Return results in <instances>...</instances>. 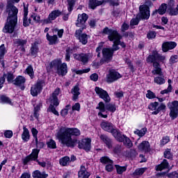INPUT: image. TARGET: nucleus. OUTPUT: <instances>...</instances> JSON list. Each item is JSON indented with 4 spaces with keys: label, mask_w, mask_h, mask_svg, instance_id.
Instances as JSON below:
<instances>
[{
    "label": "nucleus",
    "mask_w": 178,
    "mask_h": 178,
    "mask_svg": "<svg viewBox=\"0 0 178 178\" xmlns=\"http://www.w3.org/2000/svg\"><path fill=\"white\" fill-rule=\"evenodd\" d=\"M48 148H51V149H55L56 148V142L55 140L50 139L47 143Z\"/></svg>",
    "instance_id": "obj_53"
},
{
    "label": "nucleus",
    "mask_w": 178,
    "mask_h": 178,
    "mask_svg": "<svg viewBox=\"0 0 178 178\" xmlns=\"http://www.w3.org/2000/svg\"><path fill=\"white\" fill-rule=\"evenodd\" d=\"M20 0H10L7 3L6 13L8 14L7 22L3 29V33H9L12 34L15 31L16 24H17V13L19 9L13 5V3H18Z\"/></svg>",
    "instance_id": "obj_2"
},
{
    "label": "nucleus",
    "mask_w": 178,
    "mask_h": 178,
    "mask_svg": "<svg viewBox=\"0 0 178 178\" xmlns=\"http://www.w3.org/2000/svg\"><path fill=\"white\" fill-rule=\"evenodd\" d=\"M168 177L169 178H178V173L176 172L167 174Z\"/></svg>",
    "instance_id": "obj_64"
},
{
    "label": "nucleus",
    "mask_w": 178,
    "mask_h": 178,
    "mask_svg": "<svg viewBox=\"0 0 178 178\" xmlns=\"http://www.w3.org/2000/svg\"><path fill=\"white\" fill-rule=\"evenodd\" d=\"M138 149L141 152L148 154V152H151V145L149 144V142L144 140L138 145Z\"/></svg>",
    "instance_id": "obj_20"
},
{
    "label": "nucleus",
    "mask_w": 178,
    "mask_h": 178,
    "mask_svg": "<svg viewBox=\"0 0 178 178\" xmlns=\"http://www.w3.org/2000/svg\"><path fill=\"white\" fill-rule=\"evenodd\" d=\"M30 54L31 56H37V54H38V46L37 44L33 43L30 49Z\"/></svg>",
    "instance_id": "obj_36"
},
{
    "label": "nucleus",
    "mask_w": 178,
    "mask_h": 178,
    "mask_svg": "<svg viewBox=\"0 0 178 178\" xmlns=\"http://www.w3.org/2000/svg\"><path fill=\"white\" fill-rule=\"evenodd\" d=\"M33 178H47L48 177V175L45 174V172L41 173L39 170H35L33 173Z\"/></svg>",
    "instance_id": "obj_35"
},
{
    "label": "nucleus",
    "mask_w": 178,
    "mask_h": 178,
    "mask_svg": "<svg viewBox=\"0 0 178 178\" xmlns=\"http://www.w3.org/2000/svg\"><path fill=\"white\" fill-rule=\"evenodd\" d=\"M98 105L99 106L96 107V109H99L101 112L108 111L113 113V112L116 111V105L115 104L109 103L105 105L103 102H100Z\"/></svg>",
    "instance_id": "obj_9"
},
{
    "label": "nucleus",
    "mask_w": 178,
    "mask_h": 178,
    "mask_svg": "<svg viewBox=\"0 0 178 178\" xmlns=\"http://www.w3.org/2000/svg\"><path fill=\"white\" fill-rule=\"evenodd\" d=\"M14 44L17 47H24L27 44V40L17 39L14 40Z\"/></svg>",
    "instance_id": "obj_41"
},
{
    "label": "nucleus",
    "mask_w": 178,
    "mask_h": 178,
    "mask_svg": "<svg viewBox=\"0 0 178 178\" xmlns=\"http://www.w3.org/2000/svg\"><path fill=\"white\" fill-rule=\"evenodd\" d=\"M42 84H44V81H39L35 85L31 87V94L33 97H37L42 90Z\"/></svg>",
    "instance_id": "obj_15"
},
{
    "label": "nucleus",
    "mask_w": 178,
    "mask_h": 178,
    "mask_svg": "<svg viewBox=\"0 0 178 178\" xmlns=\"http://www.w3.org/2000/svg\"><path fill=\"white\" fill-rule=\"evenodd\" d=\"M65 60L66 62H70V56L72 54H73V49H70V47H68L65 50Z\"/></svg>",
    "instance_id": "obj_45"
},
{
    "label": "nucleus",
    "mask_w": 178,
    "mask_h": 178,
    "mask_svg": "<svg viewBox=\"0 0 178 178\" xmlns=\"http://www.w3.org/2000/svg\"><path fill=\"white\" fill-rule=\"evenodd\" d=\"M95 91L97 95H99V98H102L106 103L111 102V97L106 90L96 86L95 88Z\"/></svg>",
    "instance_id": "obj_11"
},
{
    "label": "nucleus",
    "mask_w": 178,
    "mask_h": 178,
    "mask_svg": "<svg viewBox=\"0 0 178 178\" xmlns=\"http://www.w3.org/2000/svg\"><path fill=\"white\" fill-rule=\"evenodd\" d=\"M73 57L74 59H76V60L81 62L83 65H87V63H88V60H90V55L88 54H73Z\"/></svg>",
    "instance_id": "obj_18"
},
{
    "label": "nucleus",
    "mask_w": 178,
    "mask_h": 178,
    "mask_svg": "<svg viewBox=\"0 0 178 178\" xmlns=\"http://www.w3.org/2000/svg\"><path fill=\"white\" fill-rule=\"evenodd\" d=\"M59 92H60V89L56 88L49 98L51 104L49 106V112L54 113V115H56V116H59V113L58 112V111H56V108H55V106H58V105H59V99H58V95H59Z\"/></svg>",
    "instance_id": "obj_5"
},
{
    "label": "nucleus",
    "mask_w": 178,
    "mask_h": 178,
    "mask_svg": "<svg viewBox=\"0 0 178 178\" xmlns=\"http://www.w3.org/2000/svg\"><path fill=\"white\" fill-rule=\"evenodd\" d=\"M159 60H165V56L158 54V51H153L152 55H149L147 59V62L153 63L154 69L161 67L159 63H158Z\"/></svg>",
    "instance_id": "obj_6"
},
{
    "label": "nucleus",
    "mask_w": 178,
    "mask_h": 178,
    "mask_svg": "<svg viewBox=\"0 0 178 178\" xmlns=\"http://www.w3.org/2000/svg\"><path fill=\"white\" fill-rule=\"evenodd\" d=\"M73 136L79 137V136H80V130L77 128L62 127L57 134L58 138H59L62 144H64L66 147L73 148L76 147L78 143V148L80 149H84L85 151H90V149H91V139L85 138L79 141L76 138H72Z\"/></svg>",
    "instance_id": "obj_1"
},
{
    "label": "nucleus",
    "mask_w": 178,
    "mask_h": 178,
    "mask_svg": "<svg viewBox=\"0 0 178 178\" xmlns=\"http://www.w3.org/2000/svg\"><path fill=\"white\" fill-rule=\"evenodd\" d=\"M0 103L1 104H8L9 105H12V100L8 96L5 95H1L0 96Z\"/></svg>",
    "instance_id": "obj_34"
},
{
    "label": "nucleus",
    "mask_w": 178,
    "mask_h": 178,
    "mask_svg": "<svg viewBox=\"0 0 178 178\" xmlns=\"http://www.w3.org/2000/svg\"><path fill=\"white\" fill-rule=\"evenodd\" d=\"M154 83L160 86L162 84H165V79L162 77V76H156L154 78Z\"/></svg>",
    "instance_id": "obj_50"
},
{
    "label": "nucleus",
    "mask_w": 178,
    "mask_h": 178,
    "mask_svg": "<svg viewBox=\"0 0 178 178\" xmlns=\"http://www.w3.org/2000/svg\"><path fill=\"white\" fill-rule=\"evenodd\" d=\"M30 161H37V156H26L22 159L24 165H27Z\"/></svg>",
    "instance_id": "obj_52"
},
{
    "label": "nucleus",
    "mask_w": 178,
    "mask_h": 178,
    "mask_svg": "<svg viewBox=\"0 0 178 178\" xmlns=\"http://www.w3.org/2000/svg\"><path fill=\"white\" fill-rule=\"evenodd\" d=\"M165 109H166V105L161 103L160 106L156 108V110L152 113V115H158L159 112H161V111H165Z\"/></svg>",
    "instance_id": "obj_44"
},
{
    "label": "nucleus",
    "mask_w": 178,
    "mask_h": 178,
    "mask_svg": "<svg viewBox=\"0 0 178 178\" xmlns=\"http://www.w3.org/2000/svg\"><path fill=\"white\" fill-rule=\"evenodd\" d=\"M138 15L136 16V18H133L131 19L130 24L131 26H137L138 23H140V19H138Z\"/></svg>",
    "instance_id": "obj_57"
},
{
    "label": "nucleus",
    "mask_w": 178,
    "mask_h": 178,
    "mask_svg": "<svg viewBox=\"0 0 178 178\" xmlns=\"http://www.w3.org/2000/svg\"><path fill=\"white\" fill-rule=\"evenodd\" d=\"M168 168H169V163H168L166 159H164L161 164L155 166V170L156 172H159L165 169H168Z\"/></svg>",
    "instance_id": "obj_28"
},
{
    "label": "nucleus",
    "mask_w": 178,
    "mask_h": 178,
    "mask_svg": "<svg viewBox=\"0 0 178 178\" xmlns=\"http://www.w3.org/2000/svg\"><path fill=\"white\" fill-rule=\"evenodd\" d=\"M102 34L108 35V40L109 41H113V43L115 45H120L122 37L120 35V33H118L117 30L109 29L108 26L104 28L102 31Z\"/></svg>",
    "instance_id": "obj_4"
},
{
    "label": "nucleus",
    "mask_w": 178,
    "mask_h": 178,
    "mask_svg": "<svg viewBox=\"0 0 178 178\" xmlns=\"http://www.w3.org/2000/svg\"><path fill=\"white\" fill-rule=\"evenodd\" d=\"M177 46V44L175 42H165L162 44V50L163 52H168L169 49H174Z\"/></svg>",
    "instance_id": "obj_21"
},
{
    "label": "nucleus",
    "mask_w": 178,
    "mask_h": 178,
    "mask_svg": "<svg viewBox=\"0 0 178 178\" xmlns=\"http://www.w3.org/2000/svg\"><path fill=\"white\" fill-rule=\"evenodd\" d=\"M6 77L8 83H13V81H15V75H13L12 72H8L6 74Z\"/></svg>",
    "instance_id": "obj_51"
},
{
    "label": "nucleus",
    "mask_w": 178,
    "mask_h": 178,
    "mask_svg": "<svg viewBox=\"0 0 178 178\" xmlns=\"http://www.w3.org/2000/svg\"><path fill=\"white\" fill-rule=\"evenodd\" d=\"M167 9H168V6H166V3H162L158 9L159 14V15H165L166 13Z\"/></svg>",
    "instance_id": "obj_46"
},
{
    "label": "nucleus",
    "mask_w": 178,
    "mask_h": 178,
    "mask_svg": "<svg viewBox=\"0 0 178 178\" xmlns=\"http://www.w3.org/2000/svg\"><path fill=\"white\" fill-rule=\"evenodd\" d=\"M168 109H170L169 116L172 120L177 119L178 118V101L175 100L168 104Z\"/></svg>",
    "instance_id": "obj_7"
},
{
    "label": "nucleus",
    "mask_w": 178,
    "mask_h": 178,
    "mask_svg": "<svg viewBox=\"0 0 178 178\" xmlns=\"http://www.w3.org/2000/svg\"><path fill=\"white\" fill-rule=\"evenodd\" d=\"M158 105H159V103H158L157 102L151 103L149 105V109H150L151 111H156V108H158Z\"/></svg>",
    "instance_id": "obj_58"
},
{
    "label": "nucleus",
    "mask_w": 178,
    "mask_h": 178,
    "mask_svg": "<svg viewBox=\"0 0 178 178\" xmlns=\"http://www.w3.org/2000/svg\"><path fill=\"white\" fill-rule=\"evenodd\" d=\"M146 133H147V128H143L140 130L136 129L134 131V134H137V136H138L139 137H144Z\"/></svg>",
    "instance_id": "obj_47"
},
{
    "label": "nucleus",
    "mask_w": 178,
    "mask_h": 178,
    "mask_svg": "<svg viewBox=\"0 0 178 178\" xmlns=\"http://www.w3.org/2000/svg\"><path fill=\"white\" fill-rule=\"evenodd\" d=\"M22 138L24 143H27L29 140H30V132L29 131V129L26 127H23V133L22 134Z\"/></svg>",
    "instance_id": "obj_30"
},
{
    "label": "nucleus",
    "mask_w": 178,
    "mask_h": 178,
    "mask_svg": "<svg viewBox=\"0 0 178 178\" xmlns=\"http://www.w3.org/2000/svg\"><path fill=\"white\" fill-rule=\"evenodd\" d=\"M115 168L117 170L118 175H122L123 172H126L127 170V167L126 166H120L119 165H115Z\"/></svg>",
    "instance_id": "obj_40"
},
{
    "label": "nucleus",
    "mask_w": 178,
    "mask_h": 178,
    "mask_svg": "<svg viewBox=\"0 0 178 178\" xmlns=\"http://www.w3.org/2000/svg\"><path fill=\"white\" fill-rule=\"evenodd\" d=\"M100 162L104 165L107 164L105 167L106 172L113 171V161H112L111 159H108L106 156H102L100 159Z\"/></svg>",
    "instance_id": "obj_16"
},
{
    "label": "nucleus",
    "mask_w": 178,
    "mask_h": 178,
    "mask_svg": "<svg viewBox=\"0 0 178 178\" xmlns=\"http://www.w3.org/2000/svg\"><path fill=\"white\" fill-rule=\"evenodd\" d=\"M71 93L73 95V97H72L73 101H76V99H79V96L80 95V88H79V86H74L71 90Z\"/></svg>",
    "instance_id": "obj_31"
},
{
    "label": "nucleus",
    "mask_w": 178,
    "mask_h": 178,
    "mask_svg": "<svg viewBox=\"0 0 178 178\" xmlns=\"http://www.w3.org/2000/svg\"><path fill=\"white\" fill-rule=\"evenodd\" d=\"M25 72L27 73V74H29L31 79H34V69L33 68V66L31 65L28 66Z\"/></svg>",
    "instance_id": "obj_43"
},
{
    "label": "nucleus",
    "mask_w": 178,
    "mask_h": 178,
    "mask_svg": "<svg viewBox=\"0 0 178 178\" xmlns=\"http://www.w3.org/2000/svg\"><path fill=\"white\" fill-rule=\"evenodd\" d=\"M146 97L149 99H154V98H155V93H154L151 90H147V93L146 94Z\"/></svg>",
    "instance_id": "obj_59"
},
{
    "label": "nucleus",
    "mask_w": 178,
    "mask_h": 178,
    "mask_svg": "<svg viewBox=\"0 0 178 178\" xmlns=\"http://www.w3.org/2000/svg\"><path fill=\"white\" fill-rule=\"evenodd\" d=\"M99 138L106 144V147L109 149L112 148V139L105 134H102L99 136Z\"/></svg>",
    "instance_id": "obj_25"
},
{
    "label": "nucleus",
    "mask_w": 178,
    "mask_h": 178,
    "mask_svg": "<svg viewBox=\"0 0 178 178\" xmlns=\"http://www.w3.org/2000/svg\"><path fill=\"white\" fill-rule=\"evenodd\" d=\"M170 63H177L178 62V56L177 55L172 56L170 58Z\"/></svg>",
    "instance_id": "obj_62"
},
{
    "label": "nucleus",
    "mask_w": 178,
    "mask_h": 178,
    "mask_svg": "<svg viewBox=\"0 0 178 178\" xmlns=\"http://www.w3.org/2000/svg\"><path fill=\"white\" fill-rule=\"evenodd\" d=\"M122 79V75L116 71H110L109 74L106 76V82L107 83H113Z\"/></svg>",
    "instance_id": "obj_17"
},
{
    "label": "nucleus",
    "mask_w": 178,
    "mask_h": 178,
    "mask_svg": "<svg viewBox=\"0 0 178 178\" xmlns=\"http://www.w3.org/2000/svg\"><path fill=\"white\" fill-rule=\"evenodd\" d=\"M31 133H32L33 138H35V141H37V139H38V138H37V136L38 134V130H37V129H35V128H32Z\"/></svg>",
    "instance_id": "obj_61"
},
{
    "label": "nucleus",
    "mask_w": 178,
    "mask_h": 178,
    "mask_svg": "<svg viewBox=\"0 0 178 178\" xmlns=\"http://www.w3.org/2000/svg\"><path fill=\"white\" fill-rule=\"evenodd\" d=\"M29 15V8L26 7V6H24V17H23V26L24 27H28V26H30V23H31V19L27 18V16Z\"/></svg>",
    "instance_id": "obj_23"
},
{
    "label": "nucleus",
    "mask_w": 178,
    "mask_h": 178,
    "mask_svg": "<svg viewBox=\"0 0 178 178\" xmlns=\"http://www.w3.org/2000/svg\"><path fill=\"white\" fill-rule=\"evenodd\" d=\"M113 152L115 155H120L123 152V147L120 145H116L113 148Z\"/></svg>",
    "instance_id": "obj_38"
},
{
    "label": "nucleus",
    "mask_w": 178,
    "mask_h": 178,
    "mask_svg": "<svg viewBox=\"0 0 178 178\" xmlns=\"http://www.w3.org/2000/svg\"><path fill=\"white\" fill-rule=\"evenodd\" d=\"M87 20H88V15L86 13L79 14L75 25L76 27H80L79 30H86L87 29L86 25Z\"/></svg>",
    "instance_id": "obj_8"
},
{
    "label": "nucleus",
    "mask_w": 178,
    "mask_h": 178,
    "mask_svg": "<svg viewBox=\"0 0 178 178\" xmlns=\"http://www.w3.org/2000/svg\"><path fill=\"white\" fill-rule=\"evenodd\" d=\"M101 127L105 131H108V133H111L113 130L115 125H113L112 122H103L101 123Z\"/></svg>",
    "instance_id": "obj_24"
},
{
    "label": "nucleus",
    "mask_w": 178,
    "mask_h": 178,
    "mask_svg": "<svg viewBox=\"0 0 178 178\" xmlns=\"http://www.w3.org/2000/svg\"><path fill=\"white\" fill-rule=\"evenodd\" d=\"M110 133H111V134L118 141L122 143L123 138H124V135H122V133H120V131L116 129V127H115Z\"/></svg>",
    "instance_id": "obj_22"
},
{
    "label": "nucleus",
    "mask_w": 178,
    "mask_h": 178,
    "mask_svg": "<svg viewBox=\"0 0 178 178\" xmlns=\"http://www.w3.org/2000/svg\"><path fill=\"white\" fill-rule=\"evenodd\" d=\"M79 178H88L90 177V172H87L86 167L83 165L81 166V169L78 172Z\"/></svg>",
    "instance_id": "obj_27"
},
{
    "label": "nucleus",
    "mask_w": 178,
    "mask_h": 178,
    "mask_svg": "<svg viewBox=\"0 0 178 178\" xmlns=\"http://www.w3.org/2000/svg\"><path fill=\"white\" fill-rule=\"evenodd\" d=\"M62 15V13L59 10H54L51 12V13L49 15L48 17L44 20V23L46 24H49L54 22V20H56L57 17H59Z\"/></svg>",
    "instance_id": "obj_14"
},
{
    "label": "nucleus",
    "mask_w": 178,
    "mask_h": 178,
    "mask_svg": "<svg viewBox=\"0 0 178 178\" xmlns=\"http://www.w3.org/2000/svg\"><path fill=\"white\" fill-rule=\"evenodd\" d=\"M152 73L154 75L158 74L159 76H162V69L161 67L156 68L152 71Z\"/></svg>",
    "instance_id": "obj_60"
},
{
    "label": "nucleus",
    "mask_w": 178,
    "mask_h": 178,
    "mask_svg": "<svg viewBox=\"0 0 178 178\" xmlns=\"http://www.w3.org/2000/svg\"><path fill=\"white\" fill-rule=\"evenodd\" d=\"M59 163L61 166H67L70 163V158L69 156H64L59 160Z\"/></svg>",
    "instance_id": "obj_37"
},
{
    "label": "nucleus",
    "mask_w": 178,
    "mask_h": 178,
    "mask_svg": "<svg viewBox=\"0 0 178 178\" xmlns=\"http://www.w3.org/2000/svg\"><path fill=\"white\" fill-rule=\"evenodd\" d=\"M50 69H54L58 76L63 77L67 74V64L62 63V60L55 59L49 63Z\"/></svg>",
    "instance_id": "obj_3"
},
{
    "label": "nucleus",
    "mask_w": 178,
    "mask_h": 178,
    "mask_svg": "<svg viewBox=\"0 0 178 178\" xmlns=\"http://www.w3.org/2000/svg\"><path fill=\"white\" fill-rule=\"evenodd\" d=\"M25 83H26V78L23 76H18L13 81L14 86H16L17 87H19L22 91H24V90L26 88V86H24Z\"/></svg>",
    "instance_id": "obj_19"
},
{
    "label": "nucleus",
    "mask_w": 178,
    "mask_h": 178,
    "mask_svg": "<svg viewBox=\"0 0 178 178\" xmlns=\"http://www.w3.org/2000/svg\"><path fill=\"white\" fill-rule=\"evenodd\" d=\"M155 37H156V32L155 31H149L147 34V38L148 40H154Z\"/></svg>",
    "instance_id": "obj_55"
},
{
    "label": "nucleus",
    "mask_w": 178,
    "mask_h": 178,
    "mask_svg": "<svg viewBox=\"0 0 178 178\" xmlns=\"http://www.w3.org/2000/svg\"><path fill=\"white\" fill-rule=\"evenodd\" d=\"M90 80H92V81H98V74L97 73L92 74L90 76Z\"/></svg>",
    "instance_id": "obj_63"
},
{
    "label": "nucleus",
    "mask_w": 178,
    "mask_h": 178,
    "mask_svg": "<svg viewBox=\"0 0 178 178\" xmlns=\"http://www.w3.org/2000/svg\"><path fill=\"white\" fill-rule=\"evenodd\" d=\"M35 161L38 162V165H40V166H42V168H45V166H47V165H49V161H48V160L47 159H42V160H38V157H37V160H35Z\"/></svg>",
    "instance_id": "obj_42"
},
{
    "label": "nucleus",
    "mask_w": 178,
    "mask_h": 178,
    "mask_svg": "<svg viewBox=\"0 0 178 178\" xmlns=\"http://www.w3.org/2000/svg\"><path fill=\"white\" fill-rule=\"evenodd\" d=\"M147 168H137L135 170V171L133 172V176L135 177H137L138 176H143L144 175V172L147 170Z\"/></svg>",
    "instance_id": "obj_33"
},
{
    "label": "nucleus",
    "mask_w": 178,
    "mask_h": 178,
    "mask_svg": "<svg viewBox=\"0 0 178 178\" xmlns=\"http://www.w3.org/2000/svg\"><path fill=\"white\" fill-rule=\"evenodd\" d=\"M122 143H124L127 148H131V147H133V143H131V140H130V138H127V136L124 135Z\"/></svg>",
    "instance_id": "obj_39"
},
{
    "label": "nucleus",
    "mask_w": 178,
    "mask_h": 178,
    "mask_svg": "<svg viewBox=\"0 0 178 178\" xmlns=\"http://www.w3.org/2000/svg\"><path fill=\"white\" fill-rule=\"evenodd\" d=\"M138 15H139V19L148 20L151 16V11L149 10V8L145 6H140L139 14Z\"/></svg>",
    "instance_id": "obj_12"
},
{
    "label": "nucleus",
    "mask_w": 178,
    "mask_h": 178,
    "mask_svg": "<svg viewBox=\"0 0 178 178\" xmlns=\"http://www.w3.org/2000/svg\"><path fill=\"white\" fill-rule=\"evenodd\" d=\"M169 10H170V16H177V15H178V5L177 6L176 8H173V7H172L171 8H169Z\"/></svg>",
    "instance_id": "obj_56"
},
{
    "label": "nucleus",
    "mask_w": 178,
    "mask_h": 178,
    "mask_svg": "<svg viewBox=\"0 0 178 178\" xmlns=\"http://www.w3.org/2000/svg\"><path fill=\"white\" fill-rule=\"evenodd\" d=\"M6 47H5V44H1L0 46V62L1 63L2 66H5V64L3 63V57L5 56V54H6Z\"/></svg>",
    "instance_id": "obj_32"
},
{
    "label": "nucleus",
    "mask_w": 178,
    "mask_h": 178,
    "mask_svg": "<svg viewBox=\"0 0 178 178\" xmlns=\"http://www.w3.org/2000/svg\"><path fill=\"white\" fill-rule=\"evenodd\" d=\"M169 141H170V138L169 136H163L160 140V147H163V145H166V144H168Z\"/></svg>",
    "instance_id": "obj_49"
},
{
    "label": "nucleus",
    "mask_w": 178,
    "mask_h": 178,
    "mask_svg": "<svg viewBox=\"0 0 178 178\" xmlns=\"http://www.w3.org/2000/svg\"><path fill=\"white\" fill-rule=\"evenodd\" d=\"M84 29H78L75 31V37L78 38L79 42H81L83 45H86L88 42V35L86 33H81Z\"/></svg>",
    "instance_id": "obj_13"
},
{
    "label": "nucleus",
    "mask_w": 178,
    "mask_h": 178,
    "mask_svg": "<svg viewBox=\"0 0 178 178\" xmlns=\"http://www.w3.org/2000/svg\"><path fill=\"white\" fill-rule=\"evenodd\" d=\"M52 33H57L59 38H62L63 35V29H58V28H54L51 29Z\"/></svg>",
    "instance_id": "obj_54"
},
{
    "label": "nucleus",
    "mask_w": 178,
    "mask_h": 178,
    "mask_svg": "<svg viewBox=\"0 0 178 178\" xmlns=\"http://www.w3.org/2000/svg\"><path fill=\"white\" fill-rule=\"evenodd\" d=\"M67 10L70 13V12L73 10V8L74 7L76 1H74V0H67Z\"/></svg>",
    "instance_id": "obj_48"
},
{
    "label": "nucleus",
    "mask_w": 178,
    "mask_h": 178,
    "mask_svg": "<svg viewBox=\"0 0 178 178\" xmlns=\"http://www.w3.org/2000/svg\"><path fill=\"white\" fill-rule=\"evenodd\" d=\"M46 38L49 41V45H55L58 44V35H50L49 33H47L46 35Z\"/></svg>",
    "instance_id": "obj_26"
},
{
    "label": "nucleus",
    "mask_w": 178,
    "mask_h": 178,
    "mask_svg": "<svg viewBox=\"0 0 178 178\" xmlns=\"http://www.w3.org/2000/svg\"><path fill=\"white\" fill-rule=\"evenodd\" d=\"M102 55L103 58L101 59V63H109L113 58V51L110 48H104Z\"/></svg>",
    "instance_id": "obj_10"
},
{
    "label": "nucleus",
    "mask_w": 178,
    "mask_h": 178,
    "mask_svg": "<svg viewBox=\"0 0 178 178\" xmlns=\"http://www.w3.org/2000/svg\"><path fill=\"white\" fill-rule=\"evenodd\" d=\"M105 2L103 1H98V0H89V8H91V9H95L97 6H101L102 3Z\"/></svg>",
    "instance_id": "obj_29"
}]
</instances>
